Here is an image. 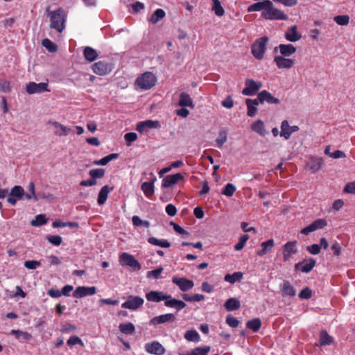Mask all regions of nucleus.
I'll list each match as a JSON object with an SVG mask.
<instances>
[{"label":"nucleus","instance_id":"obj_22","mask_svg":"<svg viewBox=\"0 0 355 355\" xmlns=\"http://www.w3.org/2000/svg\"><path fill=\"white\" fill-rule=\"evenodd\" d=\"M284 37L287 41L295 42L301 39L302 35L297 31V26L295 25L286 31Z\"/></svg>","mask_w":355,"mask_h":355},{"label":"nucleus","instance_id":"obj_15","mask_svg":"<svg viewBox=\"0 0 355 355\" xmlns=\"http://www.w3.org/2000/svg\"><path fill=\"white\" fill-rule=\"evenodd\" d=\"M160 125L157 121L147 120L137 123L136 130L141 133L146 132L150 129L158 128Z\"/></svg>","mask_w":355,"mask_h":355},{"label":"nucleus","instance_id":"obj_13","mask_svg":"<svg viewBox=\"0 0 355 355\" xmlns=\"http://www.w3.org/2000/svg\"><path fill=\"white\" fill-rule=\"evenodd\" d=\"M274 62L279 69H291L295 64V60L287 58L282 55H277L274 58Z\"/></svg>","mask_w":355,"mask_h":355},{"label":"nucleus","instance_id":"obj_32","mask_svg":"<svg viewBox=\"0 0 355 355\" xmlns=\"http://www.w3.org/2000/svg\"><path fill=\"white\" fill-rule=\"evenodd\" d=\"M271 1L269 0H265L261 2H257L254 4L250 5L248 8V12H254V11H260V10H265L266 9L267 6L270 5Z\"/></svg>","mask_w":355,"mask_h":355},{"label":"nucleus","instance_id":"obj_5","mask_svg":"<svg viewBox=\"0 0 355 355\" xmlns=\"http://www.w3.org/2000/svg\"><path fill=\"white\" fill-rule=\"evenodd\" d=\"M119 262L121 266H127L134 270H139L141 266L139 262L131 254L123 252L119 257Z\"/></svg>","mask_w":355,"mask_h":355},{"label":"nucleus","instance_id":"obj_10","mask_svg":"<svg viewBox=\"0 0 355 355\" xmlns=\"http://www.w3.org/2000/svg\"><path fill=\"white\" fill-rule=\"evenodd\" d=\"M172 282L177 285L183 292L188 291L192 289L194 286L193 282L185 277H178L175 276L172 278Z\"/></svg>","mask_w":355,"mask_h":355},{"label":"nucleus","instance_id":"obj_50","mask_svg":"<svg viewBox=\"0 0 355 355\" xmlns=\"http://www.w3.org/2000/svg\"><path fill=\"white\" fill-rule=\"evenodd\" d=\"M236 191V187L234 184L231 183L227 184L222 191V194L227 196L232 197L234 192Z\"/></svg>","mask_w":355,"mask_h":355},{"label":"nucleus","instance_id":"obj_56","mask_svg":"<svg viewBox=\"0 0 355 355\" xmlns=\"http://www.w3.org/2000/svg\"><path fill=\"white\" fill-rule=\"evenodd\" d=\"M46 239L49 243L55 246H59L62 242V239L60 236L49 235L46 236Z\"/></svg>","mask_w":355,"mask_h":355},{"label":"nucleus","instance_id":"obj_46","mask_svg":"<svg viewBox=\"0 0 355 355\" xmlns=\"http://www.w3.org/2000/svg\"><path fill=\"white\" fill-rule=\"evenodd\" d=\"M165 16V12L161 8L157 9L152 15L150 21L153 24H157L159 21L162 19Z\"/></svg>","mask_w":355,"mask_h":355},{"label":"nucleus","instance_id":"obj_51","mask_svg":"<svg viewBox=\"0 0 355 355\" xmlns=\"http://www.w3.org/2000/svg\"><path fill=\"white\" fill-rule=\"evenodd\" d=\"M42 44L49 52L54 53L57 51V46L49 39H44Z\"/></svg>","mask_w":355,"mask_h":355},{"label":"nucleus","instance_id":"obj_1","mask_svg":"<svg viewBox=\"0 0 355 355\" xmlns=\"http://www.w3.org/2000/svg\"><path fill=\"white\" fill-rule=\"evenodd\" d=\"M46 13L49 17L50 28L62 33L65 28L67 15L63 8H59L55 10H50L49 8L46 9Z\"/></svg>","mask_w":355,"mask_h":355},{"label":"nucleus","instance_id":"obj_2","mask_svg":"<svg viewBox=\"0 0 355 355\" xmlns=\"http://www.w3.org/2000/svg\"><path fill=\"white\" fill-rule=\"evenodd\" d=\"M156 76L151 72H145L139 76L135 81L136 85L142 90H148L155 85Z\"/></svg>","mask_w":355,"mask_h":355},{"label":"nucleus","instance_id":"obj_17","mask_svg":"<svg viewBox=\"0 0 355 355\" xmlns=\"http://www.w3.org/2000/svg\"><path fill=\"white\" fill-rule=\"evenodd\" d=\"M26 92L29 94L36 93H41L42 92L49 91L47 89V84L44 83H35L34 82L29 83L26 85Z\"/></svg>","mask_w":355,"mask_h":355},{"label":"nucleus","instance_id":"obj_21","mask_svg":"<svg viewBox=\"0 0 355 355\" xmlns=\"http://www.w3.org/2000/svg\"><path fill=\"white\" fill-rule=\"evenodd\" d=\"M315 260L313 258L305 259L295 265V269L300 270L303 272H309L315 266Z\"/></svg>","mask_w":355,"mask_h":355},{"label":"nucleus","instance_id":"obj_7","mask_svg":"<svg viewBox=\"0 0 355 355\" xmlns=\"http://www.w3.org/2000/svg\"><path fill=\"white\" fill-rule=\"evenodd\" d=\"M24 195H25L24 188L21 186H15L12 188L7 198V201L11 205L14 206L16 205L17 200L23 199Z\"/></svg>","mask_w":355,"mask_h":355},{"label":"nucleus","instance_id":"obj_53","mask_svg":"<svg viewBox=\"0 0 355 355\" xmlns=\"http://www.w3.org/2000/svg\"><path fill=\"white\" fill-rule=\"evenodd\" d=\"M89 174L91 176V178H93L95 180H96L97 178H101L105 175V169H103V168L92 169L89 171Z\"/></svg>","mask_w":355,"mask_h":355},{"label":"nucleus","instance_id":"obj_4","mask_svg":"<svg viewBox=\"0 0 355 355\" xmlns=\"http://www.w3.org/2000/svg\"><path fill=\"white\" fill-rule=\"evenodd\" d=\"M268 38L266 36L257 40L251 46V51L254 58L261 60L266 51V44Z\"/></svg>","mask_w":355,"mask_h":355},{"label":"nucleus","instance_id":"obj_33","mask_svg":"<svg viewBox=\"0 0 355 355\" xmlns=\"http://www.w3.org/2000/svg\"><path fill=\"white\" fill-rule=\"evenodd\" d=\"M292 134L291 125L288 121L284 120L281 123L280 136L285 139H288Z\"/></svg>","mask_w":355,"mask_h":355},{"label":"nucleus","instance_id":"obj_6","mask_svg":"<svg viewBox=\"0 0 355 355\" xmlns=\"http://www.w3.org/2000/svg\"><path fill=\"white\" fill-rule=\"evenodd\" d=\"M245 87L243 89L242 94L245 96H254L262 87L261 82L250 78L245 80Z\"/></svg>","mask_w":355,"mask_h":355},{"label":"nucleus","instance_id":"obj_36","mask_svg":"<svg viewBox=\"0 0 355 355\" xmlns=\"http://www.w3.org/2000/svg\"><path fill=\"white\" fill-rule=\"evenodd\" d=\"M241 303L239 300L234 297L228 299L225 303V307L227 311H232L240 308Z\"/></svg>","mask_w":355,"mask_h":355},{"label":"nucleus","instance_id":"obj_63","mask_svg":"<svg viewBox=\"0 0 355 355\" xmlns=\"http://www.w3.org/2000/svg\"><path fill=\"white\" fill-rule=\"evenodd\" d=\"M311 295L312 292L311 289H309V288H305L300 291L299 294V297L301 299H309L311 297Z\"/></svg>","mask_w":355,"mask_h":355},{"label":"nucleus","instance_id":"obj_34","mask_svg":"<svg viewBox=\"0 0 355 355\" xmlns=\"http://www.w3.org/2000/svg\"><path fill=\"white\" fill-rule=\"evenodd\" d=\"M178 105L182 107H193L194 106L191 98L185 92H182L180 94Z\"/></svg>","mask_w":355,"mask_h":355},{"label":"nucleus","instance_id":"obj_12","mask_svg":"<svg viewBox=\"0 0 355 355\" xmlns=\"http://www.w3.org/2000/svg\"><path fill=\"white\" fill-rule=\"evenodd\" d=\"M144 348L145 350L150 354L162 355L165 353L164 347L157 341L146 343Z\"/></svg>","mask_w":355,"mask_h":355},{"label":"nucleus","instance_id":"obj_42","mask_svg":"<svg viewBox=\"0 0 355 355\" xmlns=\"http://www.w3.org/2000/svg\"><path fill=\"white\" fill-rule=\"evenodd\" d=\"M148 242L153 245H157L161 248H169L171 246V243L167 240L158 239L155 237H150L148 239Z\"/></svg>","mask_w":355,"mask_h":355},{"label":"nucleus","instance_id":"obj_19","mask_svg":"<svg viewBox=\"0 0 355 355\" xmlns=\"http://www.w3.org/2000/svg\"><path fill=\"white\" fill-rule=\"evenodd\" d=\"M49 124L53 127L54 134L59 137L67 136L71 130L69 127L64 126L58 121H49Z\"/></svg>","mask_w":355,"mask_h":355},{"label":"nucleus","instance_id":"obj_43","mask_svg":"<svg viewBox=\"0 0 355 355\" xmlns=\"http://www.w3.org/2000/svg\"><path fill=\"white\" fill-rule=\"evenodd\" d=\"M212 1V11L214 12L215 15L218 17H222L225 14V10L223 8L221 3L219 0H211Z\"/></svg>","mask_w":355,"mask_h":355},{"label":"nucleus","instance_id":"obj_45","mask_svg":"<svg viewBox=\"0 0 355 355\" xmlns=\"http://www.w3.org/2000/svg\"><path fill=\"white\" fill-rule=\"evenodd\" d=\"M10 333H11V334L15 335L16 338L18 340H29L32 338V336L31 334L26 332V331H22L21 330L13 329L11 331Z\"/></svg>","mask_w":355,"mask_h":355},{"label":"nucleus","instance_id":"obj_14","mask_svg":"<svg viewBox=\"0 0 355 355\" xmlns=\"http://www.w3.org/2000/svg\"><path fill=\"white\" fill-rule=\"evenodd\" d=\"M297 241H288L283 246V258L285 261L290 260L291 257L297 252Z\"/></svg>","mask_w":355,"mask_h":355},{"label":"nucleus","instance_id":"obj_37","mask_svg":"<svg viewBox=\"0 0 355 355\" xmlns=\"http://www.w3.org/2000/svg\"><path fill=\"white\" fill-rule=\"evenodd\" d=\"M84 57L88 62H93L98 56L95 49L90 46H86L83 51Z\"/></svg>","mask_w":355,"mask_h":355},{"label":"nucleus","instance_id":"obj_49","mask_svg":"<svg viewBox=\"0 0 355 355\" xmlns=\"http://www.w3.org/2000/svg\"><path fill=\"white\" fill-rule=\"evenodd\" d=\"M46 222H47V220L46 218L45 215L39 214V215H37L35 216V219L31 222V224L32 226L39 227L40 225H42L45 223H46Z\"/></svg>","mask_w":355,"mask_h":355},{"label":"nucleus","instance_id":"obj_20","mask_svg":"<svg viewBox=\"0 0 355 355\" xmlns=\"http://www.w3.org/2000/svg\"><path fill=\"white\" fill-rule=\"evenodd\" d=\"M175 316L173 313H166L159 316L154 317L149 322L150 325L156 326L157 324L166 323L167 322H173Z\"/></svg>","mask_w":355,"mask_h":355},{"label":"nucleus","instance_id":"obj_59","mask_svg":"<svg viewBox=\"0 0 355 355\" xmlns=\"http://www.w3.org/2000/svg\"><path fill=\"white\" fill-rule=\"evenodd\" d=\"M41 266V263L39 261L28 260L24 262V266L28 269L34 270Z\"/></svg>","mask_w":355,"mask_h":355},{"label":"nucleus","instance_id":"obj_35","mask_svg":"<svg viewBox=\"0 0 355 355\" xmlns=\"http://www.w3.org/2000/svg\"><path fill=\"white\" fill-rule=\"evenodd\" d=\"M323 160L322 158L312 157L309 162L308 166L313 173H315L321 168Z\"/></svg>","mask_w":355,"mask_h":355},{"label":"nucleus","instance_id":"obj_60","mask_svg":"<svg viewBox=\"0 0 355 355\" xmlns=\"http://www.w3.org/2000/svg\"><path fill=\"white\" fill-rule=\"evenodd\" d=\"M124 139L128 146H130L131 144L137 139V135L135 132H128L124 135Z\"/></svg>","mask_w":355,"mask_h":355},{"label":"nucleus","instance_id":"obj_11","mask_svg":"<svg viewBox=\"0 0 355 355\" xmlns=\"http://www.w3.org/2000/svg\"><path fill=\"white\" fill-rule=\"evenodd\" d=\"M92 68L94 73L99 76H105L112 71V66L105 61L96 62L92 65Z\"/></svg>","mask_w":355,"mask_h":355},{"label":"nucleus","instance_id":"obj_31","mask_svg":"<svg viewBox=\"0 0 355 355\" xmlns=\"http://www.w3.org/2000/svg\"><path fill=\"white\" fill-rule=\"evenodd\" d=\"M281 290L283 296L294 297L296 294L295 288L291 286L288 281H284L281 286Z\"/></svg>","mask_w":355,"mask_h":355},{"label":"nucleus","instance_id":"obj_18","mask_svg":"<svg viewBox=\"0 0 355 355\" xmlns=\"http://www.w3.org/2000/svg\"><path fill=\"white\" fill-rule=\"evenodd\" d=\"M257 100L260 103H263L264 102H267L269 104L280 103V101L279 98H275L266 90L261 91L258 94Z\"/></svg>","mask_w":355,"mask_h":355},{"label":"nucleus","instance_id":"obj_24","mask_svg":"<svg viewBox=\"0 0 355 355\" xmlns=\"http://www.w3.org/2000/svg\"><path fill=\"white\" fill-rule=\"evenodd\" d=\"M147 300L150 302H159L162 300H168L171 295H166L161 291H150L146 295Z\"/></svg>","mask_w":355,"mask_h":355},{"label":"nucleus","instance_id":"obj_16","mask_svg":"<svg viewBox=\"0 0 355 355\" xmlns=\"http://www.w3.org/2000/svg\"><path fill=\"white\" fill-rule=\"evenodd\" d=\"M96 293L95 286H78L73 293V296L76 298H81L87 295H93Z\"/></svg>","mask_w":355,"mask_h":355},{"label":"nucleus","instance_id":"obj_27","mask_svg":"<svg viewBox=\"0 0 355 355\" xmlns=\"http://www.w3.org/2000/svg\"><path fill=\"white\" fill-rule=\"evenodd\" d=\"M164 304L167 307L174 308L178 311L182 310L187 306L184 302L171 297L168 300H165Z\"/></svg>","mask_w":355,"mask_h":355},{"label":"nucleus","instance_id":"obj_57","mask_svg":"<svg viewBox=\"0 0 355 355\" xmlns=\"http://www.w3.org/2000/svg\"><path fill=\"white\" fill-rule=\"evenodd\" d=\"M67 343L69 346H73V345H80L82 347L84 346V343L82 341V340L79 337H78L76 336H71L69 338V340H67Z\"/></svg>","mask_w":355,"mask_h":355},{"label":"nucleus","instance_id":"obj_38","mask_svg":"<svg viewBox=\"0 0 355 355\" xmlns=\"http://www.w3.org/2000/svg\"><path fill=\"white\" fill-rule=\"evenodd\" d=\"M319 342L321 346L330 345L334 343V338L327 331L323 330L320 332Z\"/></svg>","mask_w":355,"mask_h":355},{"label":"nucleus","instance_id":"obj_40","mask_svg":"<svg viewBox=\"0 0 355 355\" xmlns=\"http://www.w3.org/2000/svg\"><path fill=\"white\" fill-rule=\"evenodd\" d=\"M141 190L148 198H150L154 194V185L153 182H145L141 184Z\"/></svg>","mask_w":355,"mask_h":355},{"label":"nucleus","instance_id":"obj_25","mask_svg":"<svg viewBox=\"0 0 355 355\" xmlns=\"http://www.w3.org/2000/svg\"><path fill=\"white\" fill-rule=\"evenodd\" d=\"M277 50L279 51V53L283 57H289L294 54L297 51L296 48L291 44H279L278 46L275 48L274 51L276 52Z\"/></svg>","mask_w":355,"mask_h":355},{"label":"nucleus","instance_id":"obj_23","mask_svg":"<svg viewBox=\"0 0 355 355\" xmlns=\"http://www.w3.org/2000/svg\"><path fill=\"white\" fill-rule=\"evenodd\" d=\"M183 178V175L181 173L167 175L162 180V187L168 188L178 182L180 180H182Z\"/></svg>","mask_w":355,"mask_h":355},{"label":"nucleus","instance_id":"obj_29","mask_svg":"<svg viewBox=\"0 0 355 355\" xmlns=\"http://www.w3.org/2000/svg\"><path fill=\"white\" fill-rule=\"evenodd\" d=\"M251 129L262 137H264L268 133L265 128L263 121L260 119L252 123Z\"/></svg>","mask_w":355,"mask_h":355},{"label":"nucleus","instance_id":"obj_30","mask_svg":"<svg viewBox=\"0 0 355 355\" xmlns=\"http://www.w3.org/2000/svg\"><path fill=\"white\" fill-rule=\"evenodd\" d=\"M112 189H113V187H110L107 185L103 186L101 188V189L100 190V191L98 193V200H97L98 204L99 205H102L105 202V201L107 198L108 193L110 192H111L112 191Z\"/></svg>","mask_w":355,"mask_h":355},{"label":"nucleus","instance_id":"obj_28","mask_svg":"<svg viewBox=\"0 0 355 355\" xmlns=\"http://www.w3.org/2000/svg\"><path fill=\"white\" fill-rule=\"evenodd\" d=\"M246 105L248 107L247 114L249 116H254L257 112V105H259V101L257 99L248 98L245 101Z\"/></svg>","mask_w":355,"mask_h":355},{"label":"nucleus","instance_id":"obj_54","mask_svg":"<svg viewBox=\"0 0 355 355\" xmlns=\"http://www.w3.org/2000/svg\"><path fill=\"white\" fill-rule=\"evenodd\" d=\"M334 21L338 25L346 26L349 23V17L348 15H338L334 17Z\"/></svg>","mask_w":355,"mask_h":355},{"label":"nucleus","instance_id":"obj_41","mask_svg":"<svg viewBox=\"0 0 355 355\" xmlns=\"http://www.w3.org/2000/svg\"><path fill=\"white\" fill-rule=\"evenodd\" d=\"M243 278V273L241 272H234L233 274H227L224 280L230 284H234L237 282H240Z\"/></svg>","mask_w":355,"mask_h":355},{"label":"nucleus","instance_id":"obj_48","mask_svg":"<svg viewBox=\"0 0 355 355\" xmlns=\"http://www.w3.org/2000/svg\"><path fill=\"white\" fill-rule=\"evenodd\" d=\"M210 350V347L208 346L196 347L191 351V353L187 354H180V355H207Z\"/></svg>","mask_w":355,"mask_h":355},{"label":"nucleus","instance_id":"obj_9","mask_svg":"<svg viewBox=\"0 0 355 355\" xmlns=\"http://www.w3.org/2000/svg\"><path fill=\"white\" fill-rule=\"evenodd\" d=\"M327 225V222L324 218H319L313 221L312 223H311L309 225L306 226V227L303 228L300 233L304 235H308L312 232L316 231L318 230H320L324 228Z\"/></svg>","mask_w":355,"mask_h":355},{"label":"nucleus","instance_id":"obj_44","mask_svg":"<svg viewBox=\"0 0 355 355\" xmlns=\"http://www.w3.org/2000/svg\"><path fill=\"white\" fill-rule=\"evenodd\" d=\"M184 338L190 342H198L200 340V335L195 329L188 330L184 334Z\"/></svg>","mask_w":355,"mask_h":355},{"label":"nucleus","instance_id":"obj_55","mask_svg":"<svg viewBox=\"0 0 355 355\" xmlns=\"http://www.w3.org/2000/svg\"><path fill=\"white\" fill-rule=\"evenodd\" d=\"M227 140V132L225 130L219 132V136L216 139V142L218 147H221Z\"/></svg>","mask_w":355,"mask_h":355},{"label":"nucleus","instance_id":"obj_39","mask_svg":"<svg viewBox=\"0 0 355 355\" xmlns=\"http://www.w3.org/2000/svg\"><path fill=\"white\" fill-rule=\"evenodd\" d=\"M120 331L126 335H132L135 331V327L132 322L121 323L119 326Z\"/></svg>","mask_w":355,"mask_h":355},{"label":"nucleus","instance_id":"obj_58","mask_svg":"<svg viewBox=\"0 0 355 355\" xmlns=\"http://www.w3.org/2000/svg\"><path fill=\"white\" fill-rule=\"evenodd\" d=\"M162 271H163V268L162 267H159L153 270L148 271L147 272L146 276L148 278L158 279L159 277L160 274L162 272Z\"/></svg>","mask_w":355,"mask_h":355},{"label":"nucleus","instance_id":"obj_26","mask_svg":"<svg viewBox=\"0 0 355 355\" xmlns=\"http://www.w3.org/2000/svg\"><path fill=\"white\" fill-rule=\"evenodd\" d=\"M274 246L275 241L272 239L262 242L261 243V249L257 251V254L259 257H262L270 252Z\"/></svg>","mask_w":355,"mask_h":355},{"label":"nucleus","instance_id":"obj_61","mask_svg":"<svg viewBox=\"0 0 355 355\" xmlns=\"http://www.w3.org/2000/svg\"><path fill=\"white\" fill-rule=\"evenodd\" d=\"M226 323L231 327L235 328L239 326V321L234 317L228 315L226 318Z\"/></svg>","mask_w":355,"mask_h":355},{"label":"nucleus","instance_id":"obj_64","mask_svg":"<svg viewBox=\"0 0 355 355\" xmlns=\"http://www.w3.org/2000/svg\"><path fill=\"white\" fill-rule=\"evenodd\" d=\"M344 191L355 194V181L347 183L344 188Z\"/></svg>","mask_w":355,"mask_h":355},{"label":"nucleus","instance_id":"obj_3","mask_svg":"<svg viewBox=\"0 0 355 355\" xmlns=\"http://www.w3.org/2000/svg\"><path fill=\"white\" fill-rule=\"evenodd\" d=\"M261 15L265 19L270 20H286L288 18L283 11L275 8L272 2L270 5L267 6Z\"/></svg>","mask_w":355,"mask_h":355},{"label":"nucleus","instance_id":"obj_62","mask_svg":"<svg viewBox=\"0 0 355 355\" xmlns=\"http://www.w3.org/2000/svg\"><path fill=\"white\" fill-rule=\"evenodd\" d=\"M11 90L10 83L7 80L0 81V91L2 92H9Z\"/></svg>","mask_w":355,"mask_h":355},{"label":"nucleus","instance_id":"obj_8","mask_svg":"<svg viewBox=\"0 0 355 355\" xmlns=\"http://www.w3.org/2000/svg\"><path fill=\"white\" fill-rule=\"evenodd\" d=\"M144 300L142 297L130 295L128 297V300L121 304V306L124 309L135 311L141 307L144 304Z\"/></svg>","mask_w":355,"mask_h":355},{"label":"nucleus","instance_id":"obj_52","mask_svg":"<svg viewBox=\"0 0 355 355\" xmlns=\"http://www.w3.org/2000/svg\"><path fill=\"white\" fill-rule=\"evenodd\" d=\"M249 238L250 237L248 234H244V235L241 236L239 238V242L234 245V250L236 251H239V250H242L244 248V246L245 245L246 242L248 241Z\"/></svg>","mask_w":355,"mask_h":355},{"label":"nucleus","instance_id":"obj_47","mask_svg":"<svg viewBox=\"0 0 355 355\" xmlns=\"http://www.w3.org/2000/svg\"><path fill=\"white\" fill-rule=\"evenodd\" d=\"M246 326L248 328L252 329L254 332H257L259 330L261 326V321L259 318H254L252 320H249Z\"/></svg>","mask_w":355,"mask_h":355}]
</instances>
